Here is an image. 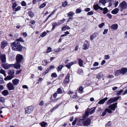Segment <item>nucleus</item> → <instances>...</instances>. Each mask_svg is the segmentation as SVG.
Instances as JSON below:
<instances>
[{
    "label": "nucleus",
    "instance_id": "obj_1",
    "mask_svg": "<svg viewBox=\"0 0 127 127\" xmlns=\"http://www.w3.org/2000/svg\"><path fill=\"white\" fill-rule=\"evenodd\" d=\"M89 115L87 111L85 112V114L83 116L82 118H80L78 122V125L79 126H82V123L84 126H88L91 123V119L89 118L85 121H84L86 119V118Z\"/></svg>",
    "mask_w": 127,
    "mask_h": 127
},
{
    "label": "nucleus",
    "instance_id": "obj_2",
    "mask_svg": "<svg viewBox=\"0 0 127 127\" xmlns=\"http://www.w3.org/2000/svg\"><path fill=\"white\" fill-rule=\"evenodd\" d=\"M11 46L12 49L15 51H20L22 49L20 42L17 41H15L12 43Z\"/></svg>",
    "mask_w": 127,
    "mask_h": 127
},
{
    "label": "nucleus",
    "instance_id": "obj_3",
    "mask_svg": "<svg viewBox=\"0 0 127 127\" xmlns=\"http://www.w3.org/2000/svg\"><path fill=\"white\" fill-rule=\"evenodd\" d=\"M7 73L9 75L7 76L4 78V79L6 81L12 79L13 77V75L15 74L14 70L12 69L8 70Z\"/></svg>",
    "mask_w": 127,
    "mask_h": 127
},
{
    "label": "nucleus",
    "instance_id": "obj_4",
    "mask_svg": "<svg viewBox=\"0 0 127 127\" xmlns=\"http://www.w3.org/2000/svg\"><path fill=\"white\" fill-rule=\"evenodd\" d=\"M127 7V3L125 1H124L121 2L119 5V8L120 11H122L123 10L125 9Z\"/></svg>",
    "mask_w": 127,
    "mask_h": 127
},
{
    "label": "nucleus",
    "instance_id": "obj_5",
    "mask_svg": "<svg viewBox=\"0 0 127 127\" xmlns=\"http://www.w3.org/2000/svg\"><path fill=\"white\" fill-rule=\"evenodd\" d=\"M120 96H118L114 97L113 98H110L109 99L107 102V104L108 105H109L112 103L114 102L117 100H118L119 98H120Z\"/></svg>",
    "mask_w": 127,
    "mask_h": 127
},
{
    "label": "nucleus",
    "instance_id": "obj_6",
    "mask_svg": "<svg viewBox=\"0 0 127 127\" xmlns=\"http://www.w3.org/2000/svg\"><path fill=\"white\" fill-rule=\"evenodd\" d=\"M33 108L32 106H30L26 109L25 114H29L31 113L33 111Z\"/></svg>",
    "mask_w": 127,
    "mask_h": 127
},
{
    "label": "nucleus",
    "instance_id": "obj_7",
    "mask_svg": "<svg viewBox=\"0 0 127 127\" xmlns=\"http://www.w3.org/2000/svg\"><path fill=\"white\" fill-rule=\"evenodd\" d=\"M7 86L8 89L9 91L13 90L15 89L14 85L10 82H9L7 84Z\"/></svg>",
    "mask_w": 127,
    "mask_h": 127
},
{
    "label": "nucleus",
    "instance_id": "obj_8",
    "mask_svg": "<svg viewBox=\"0 0 127 127\" xmlns=\"http://www.w3.org/2000/svg\"><path fill=\"white\" fill-rule=\"evenodd\" d=\"M117 103L116 102L111 104L109 106L108 108L111 110H114L117 107Z\"/></svg>",
    "mask_w": 127,
    "mask_h": 127
},
{
    "label": "nucleus",
    "instance_id": "obj_9",
    "mask_svg": "<svg viewBox=\"0 0 127 127\" xmlns=\"http://www.w3.org/2000/svg\"><path fill=\"white\" fill-rule=\"evenodd\" d=\"M96 109V107H95L90 109L89 108L86 111V112L87 111L88 113V114L89 115V113L91 114L94 113L95 112Z\"/></svg>",
    "mask_w": 127,
    "mask_h": 127
},
{
    "label": "nucleus",
    "instance_id": "obj_10",
    "mask_svg": "<svg viewBox=\"0 0 127 127\" xmlns=\"http://www.w3.org/2000/svg\"><path fill=\"white\" fill-rule=\"evenodd\" d=\"M16 59L17 62L20 63L23 59L22 56L21 55L18 54L16 56Z\"/></svg>",
    "mask_w": 127,
    "mask_h": 127
},
{
    "label": "nucleus",
    "instance_id": "obj_11",
    "mask_svg": "<svg viewBox=\"0 0 127 127\" xmlns=\"http://www.w3.org/2000/svg\"><path fill=\"white\" fill-rule=\"evenodd\" d=\"M77 63V61H75L74 62H71L70 63L67 64L65 65L68 69H69L71 66L73 65L76 64Z\"/></svg>",
    "mask_w": 127,
    "mask_h": 127
},
{
    "label": "nucleus",
    "instance_id": "obj_12",
    "mask_svg": "<svg viewBox=\"0 0 127 127\" xmlns=\"http://www.w3.org/2000/svg\"><path fill=\"white\" fill-rule=\"evenodd\" d=\"M0 59L2 63H5L6 62V58L5 54H2L0 56Z\"/></svg>",
    "mask_w": 127,
    "mask_h": 127
},
{
    "label": "nucleus",
    "instance_id": "obj_13",
    "mask_svg": "<svg viewBox=\"0 0 127 127\" xmlns=\"http://www.w3.org/2000/svg\"><path fill=\"white\" fill-rule=\"evenodd\" d=\"M70 74L69 73H68L66 77L64 80V84H66L68 83L69 80Z\"/></svg>",
    "mask_w": 127,
    "mask_h": 127
},
{
    "label": "nucleus",
    "instance_id": "obj_14",
    "mask_svg": "<svg viewBox=\"0 0 127 127\" xmlns=\"http://www.w3.org/2000/svg\"><path fill=\"white\" fill-rule=\"evenodd\" d=\"M2 66L5 69H8L10 67H13L12 66V64H2Z\"/></svg>",
    "mask_w": 127,
    "mask_h": 127
},
{
    "label": "nucleus",
    "instance_id": "obj_15",
    "mask_svg": "<svg viewBox=\"0 0 127 127\" xmlns=\"http://www.w3.org/2000/svg\"><path fill=\"white\" fill-rule=\"evenodd\" d=\"M7 44V42L6 41H3L1 43V47L2 49L4 48Z\"/></svg>",
    "mask_w": 127,
    "mask_h": 127
},
{
    "label": "nucleus",
    "instance_id": "obj_16",
    "mask_svg": "<svg viewBox=\"0 0 127 127\" xmlns=\"http://www.w3.org/2000/svg\"><path fill=\"white\" fill-rule=\"evenodd\" d=\"M12 64V66L14 67V68L16 69H18L20 68V64L19 63H17H17L15 64Z\"/></svg>",
    "mask_w": 127,
    "mask_h": 127
},
{
    "label": "nucleus",
    "instance_id": "obj_17",
    "mask_svg": "<svg viewBox=\"0 0 127 127\" xmlns=\"http://www.w3.org/2000/svg\"><path fill=\"white\" fill-rule=\"evenodd\" d=\"M13 84L14 85L17 86L19 82V80L17 79H15L12 80Z\"/></svg>",
    "mask_w": 127,
    "mask_h": 127
},
{
    "label": "nucleus",
    "instance_id": "obj_18",
    "mask_svg": "<svg viewBox=\"0 0 127 127\" xmlns=\"http://www.w3.org/2000/svg\"><path fill=\"white\" fill-rule=\"evenodd\" d=\"M121 73L122 75H124L127 72V68H121L120 69Z\"/></svg>",
    "mask_w": 127,
    "mask_h": 127
},
{
    "label": "nucleus",
    "instance_id": "obj_19",
    "mask_svg": "<svg viewBox=\"0 0 127 127\" xmlns=\"http://www.w3.org/2000/svg\"><path fill=\"white\" fill-rule=\"evenodd\" d=\"M108 99V98L107 97H106L104 98L101 99L98 102V103L99 104H104L105 101L107 100Z\"/></svg>",
    "mask_w": 127,
    "mask_h": 127
},
{
    "label": "nucleus",
    "instance_id": "obj_20",
    "mask_svg": "<svg viewBox=\"0 0 127 127\" xmlns=\"http://www.w3.org/2000/svg\"><path fill=\"white\" fill-rule=\"evenodd\" d=\"M98 35V33L97 32H95L93 33L91 36L90 37V39L92 40L94 38L96 37Z\"/></svg>",
    "mask_w": 127,
    "mask_h": 127
},
{
    "label": "nucleus",
    "instance_id": "obj_21",
    "mask_svg": "<svg viewBox=\"0 0 127 127\" xmlns=\"http://www.w3.org/2000/svg\"><path fill=\"white\" fill-rule=\"evenodd\" d=\"M78 64L79 66L80 67L83 66V61L80 58H78Z\"/></svg>",
    "mask_w": 127,
    "mask_h": 127
},
{
    "label": "nucleus",
    "instance_id": "obj_22",
    "mask_svg": "<svg viewBox=\"0 0 127 127\" xmlns=\"http://www.w3.org/2000/svg\"><path fill=\"white\" fill-rule=\"evenodd\" d=\"M110 28L114 30H116L118 28V25L117 24L112 25L110 27Z\"/></svg>",
    "mask_w": 127,
    "mask_h": 127
},
{
    "label": "nucleus",
    "instance_id": "obj_23",
    "mask_svg": "<svg viewBox=\"0 0 127 127\" xmlns=\"http://www.w3.org/2000/svg\"><path fill=\"white\" fill-rule=\"evenodd\" d=\"M119 11V9L117 8H116L111 11L112 13L113 14H117Z\"/></svg>",
    "mask_w": 127,
    "mask_h": 127
},
{
    "label": "nucleus",
    "instance_id": "obj_24",
    "mask_svg": "<svg viewBox=\"0 0 127 127\" xmlns=\"http://www.w3.org/2000/svg\"><path fill=\"white\" fill-rule=\"evenodd\" d=\"M2 93L4 95L6 96L8 94L9 92L8 90H4L2 91Z\"/></svg>",
    "mask_w": 127,
    "mask_h": 127
},
{
    "label": "nucleus",
    "instance_id": "obj_25",
    "mask_svg": "<svg viewBox=\"0 0 127 127\" xmlns=\"http://www.w3.org/2000/svg\"><path fill=\"white\" fill-rule=\"evenodd\" d=\"M121 74L120 69L116 70L115 73V75L116 76L120 75Z\"/></svg>",
    "mask_w": 127,
    "mask_h": 127
},
{
    "label": "nucleus",
    "instance_id": "obj_26",
    "mask_svg": "<svg viewBox=\"0 0 127 127\" xmlns=\"http://www.w3.org/2000/svg\"><path fill=\"white\" fill-rule=\"evenodd\" d=\"M70 29V27H69L68 26H67L66 27H63L62 28V31H64L66 30H69Z\"/></svg>",
    "mask_w": 127,
    "mask_h": 127
},
{
    "label": "nucleus",
    "instance_id": "obj_27",
    "mask_svg": "<svg viewBox=\"0 0 127 127\" xmlns=\"http://www.w3.org/2000/svg\"><path fill=\"white\" fill-rule=\"evenodd\" d=\"M47 124V123L44 121H43L40 124L41 126L42 127H46V126Z\"/></svg>",
    "mask_w": 127,
    "mask_h": 127
},
{
    "label": "nucleus",
    "instance_id": "obj_28",
    "mask_svg": "<svg viewBox=\"0 0 127 127\" xmlns=\"http://www.w3.org/2000/svg\"><path fill=\"white\" fill-rule=\"evenodd\" d=\"M29 15L32 18L34 15V13L31 11H29L28 12Z\"/></svg>",
    "mask_w": 127,
    "mask_h": 127
},
{
    "label": "nucleus",
    "instance_id": "obj_29",
    "mask_svg": "<svg viewBox=\"0 0 127 127\" xmlns=\"http://www.w3.org/2000/svg\"><path fill=\"white\" fill-rule=\"evenodd\" d=\"M99 6L97 4L94 5L93 6V8L95 10H97L99 9Z\"/></svg>",
    "mask_w": 127,
    "mask_h": 127
},
{
    "label": "nucleus",
    "instance_id": "obj_30",
    "mask_svg": "<svg viewBox=\"0 0 127 127\" xmlns=\"http://www.w3.org/2000/svg\"><path fill=\"white\" fill-rule=\"evenodd\" d=\"M0 73L2 74H3L5 77L6 76V74L5 73V71L4 70L2 69H1L0 70Z\"/></svg>",
    "mask_w": 127,
    "mask_h": 127
},
{
    "label": "nucleus",
    "instance_id": "obj_31",
    "mask_svg": "<svg viewBox=\"0 0 127 127\" xmlns=\"http://www.w3.org/2000/svg\"><path fill=\"white\" fill-rule=\"evenodd\" d=\"M75 13L72 11L69 12L68 14V16L70 17L73 16L74 14Z\"/></svg>",
    "mask_w": 127,
    "mask_h": 127
},
{
    "label": "nucleus",
    "instance_id": "obj_32",
    "mask_svg": "<svg viewBox=\"0 0 127 127\" xmlns=\"http://www.w3.org/2000/svg\"><path fill=\"white\" fill-rule=\"evenodd\" d=\"M108 12V10L106 7H105L103 10V13L104 14H106Z\"/></svg>",
    "mask_w": 127,
    "mask_h": 127
},
{
    "label": "nucleus",
    "instance_id": "obj_33",
    "mask_svg": "<svg viewBox=\"0 0 127 127\" xmlns=\"http://www.w3.org/2000/svg\"><path fill=\"white\" fill-rule=\"evenodd\" d=\"M63 66L62 65H60L58 68V69H57V70L58 72H59L60 70H61L62 68L63 67Z\"/></svg>",
    "mask_w": 127,
    "mask_h": 127
},
{
    "label": "nucleus",
    "instance_id": "obj_34",
    "mask_svg": "<svg viewBox=\"0 0 127 127\" xmlns=\"http://www.w3.org/2000/svg\"><path fill=\"white\" fill-rule=\"evenodd\" d=\"M57 25V23L56 22L53 23L52 24L53 28L52 29V30H53L55 28V27Z\"/></svg>",
    "mask_w": 127,
    "mask_h": 127
},
{
    "label": "nucleus",
    "instance_id": "obj_35",
    "mask_svg": "<svg viewBox=\"0 0 127 127\" xmlns=\"http://www.w3.org/2000/svg\"><path fill=\"white\" fill-rule=\"evenodd\" d=\"M109 108H106L105 109V111L106 112H107L109 113H112V111H111V110Z\"/></svg>",
    "mask_w": 127,
    "mask_h": 127
},
{
    "label": "nucleus",
    "instance_id": "obj_36",
    "mask_svg": "<svg viewBox=\"0 0 127 127\" xmlns=\"http://www.w3.org/2000/svg\"><path fill=\"white\" fill-rule=\"evenodd\" d=\"M16 41H17L19 42H25L24 40L22 38L20 37L19 39H16Z\"/></svg>",
    "mask_w": 127,
    "mask_h": 127
},
{
    "label": "nucleus",
    "instance_id": "obj_37",
    "mask_svg": "<svg viewBox=\"0 0 127 127\" xmlns=\"http://www.w3.org/2000/svg\"><path fill=\"white\" fill-rule=\"evenodd\" d=\"M17 5L16 2H15L13 4L12 7L13 10H14V9H15L16 8V7Z\"/></svg>",
    "mask_w": 127,
    "mask_h": 127
},
{
    "label": "nucleus",
    "instance_id": "obj_38",
    "mask_svg": "<svg viewBox=\"0 0 127 127\" xmlns=\"http://www.w3.org/2000/svg\"><path fill=\"white\" fill-rule=\"evenodd\" d=\"M106 0H100L99 2L103 4H105L106 2Z\"/></svg>",
    "mask_w": 127,
    "mask_h": 127
},
{
    "label": "nucleus",
    "instance_id": "obj_39",
    "mask_svg": "<svg viewBox=\"0 0 127 127\" xmlns=\"http://www.w3.org/2000/svg\"><path fill=\"white\" fill-rule=\"evenodd\" d=\"M88 47L86 44L84 43L83 47V49L85 50H86L88 49Z\"/></svg>",
    "mask_w": 127,
    "mask_h": 127
},
{
    "label": "nucleus",
    "instance_id": "obj_40",
    "mask_svg": "<svg viewBox=\"0 0 127 127\" xmlns=\"http://www.w3.org/2000/svg\"><path fill=\"white\" fill-rule=\"evenodd\" d=\"M42 62L43 64L45 66H46L48 63V62L46 60H44L42 61Z\"/></svg>",
    "mask_w": 127,
    "mask_h": 127
},
{
    "label": "nucleus",
    "instance_id": "obj_41",
    "mask_svg": "<svg viewBox=\"0 0 127 127\" xmlns=\"http://www.w3.org/2000/svg\"><path fill=\"white\" fill-rule=\"evenodd\" d=\"M46 3L45 2L43 3L40 6L39 8H42L44 7L46 5Z\"/></svg>",
    "mask_w": 127,
    "mask_h": 127
},
{
    "label": "nucleus",
    "instance_id": "obj_42",
    "mask_svg": "<svg viewBox=\"0 0 127 127\" xmlns=\"http://www.w3.org/2000/svg\"><path fill=\"white\" fill-rule=\"evenodd\" d=\"M47 34V33L46 32H44L41 33L40 34V36L42 37H44Z\"/></svg>",
    "mask_w": 127,
    "mask_h": 127
},
{
    "label": "nucleus",
    "instance_id": "obj_43",
    "mask_svg": "<svg viewBox=\"0 0 127 127\" xmlns=\"http://www.w3.org/2000/svg\"><path fill=\"white\" fill-rule=\"evenodd\" d=\"M21 7L20 6H18L15 9H14V11H17L20 9Z\"/></svg>",
    "mask_w": 127,
    "mask_h": 127
},
{
    "label": "nucleus",
    "instance_id": "obj_44",
    "mask_svg": "<svg viewBox=\"0 0 127 127\" xmlns=\"http://www.w3.org/2000/svg\"><path fill=\"white\" fill-rule=\"evenodd\" d=\"M62 90L60 88H58L57 91V92L58 94H60L62 93Z\"/></svg>",
    "mask_w": 127,
    "mask_h": 127
},
{
    "label": "nucleus",
    "instance_id": "obj_45",
    "mask_svg": "<svg viewBox=\"0 0 127 127\" xmlns=\"http://www.w3.org/2000/svg\"><path fill=\"white\" fill-rule=\"evenodd\" d=\"M49 70L48 68L47 70H46L42 74L43 75H45L49 72Z\"/></svg>",
    "mask_w": 127,
    "mask_h": 127
},
{
    "label": "nucleus",
    "instance_id": "obj_46",
    "mask_svg": "<svg viewBox=\"0 0 127 127\" xmlns=\"http://www.w3.org/2000/svg\"><path fill=\"white\" fill-rule=\"evenodd\" d=\"M67 5V2L65 1L64 2H63L62 4V5L63 6L65 7Z\"/></svg>",
    "mask_w": 127,
    "mask_h": 127
},
{
    "label": "nucleus",
    "instance_id": "obj_47",
    "mask_svg": "<svg viewBox=\"0 0 127 127\" xmlns=\"http://www.w3.org/2000/svg\"><path fill=\"white\" fill-rule=\"evenodd\" d=\"M3 81V79L2 77L1 76H0V85L2 84Z\"/></svg>",
    "mask_w": 127,
    "mask_h": 127
},
{
    "label": "nucleus",
    "instance_id": "obj_48",
    "mask_svg": "<svg viewBox=\"0 0 127 127\" xmlns=\"http://www.w3.org/2000/svg\"><path fill=\"white\" fill-rule=\"evenodd\" d=\"M81 10L79 8H78L76 10V12L77 13H79L81 12Z\"/></svg>",
    "mask_w": 127,
    "mask_h": 127
},
{
    "label": "nucleus",
    "instance_id": "obj_49",
    "mask_svg": "<svg viewBox=\"0 0 127 127\" xmlns=\"http://www.w3.org/2000/svg\"><path fill=\"white\" fill-rule=\"evenodd\" d=\"M110 58V56L108 55H105L104 57V59L105 60H107L109 59Z\"/></svg>",
    "mask_w": 127,
    "mask_h": 127
},
{
    "label": "nucleus",
    "instance_id": "obj_50",
    "mask_svg": "<svg viewBox=\"0 0 127 127\" xmlns=\"http://www.w3.org/2000/svg\"><path fill=\"white\" fill-rule=\"evenodd\" d=\"M51 76L54 77H57V75L55 73H53L52 74Z\"/></svg>",
    "mask_w": 127,
    "mask_h": 127
},
{
    "label": "nucleus",
    "instance_id": "obj_51",
    "mask_svg": "<svg viewBox=\"0 0 127 127\" xmlns=\"http://www.w3.org/2000/svg\"><path fill=\"white\" fill-rule=\"evenodd\" d=\"M123 90H121L119 91H118V92L117 93V95H121L122 93L123 92Z\"/></svg>",
    "mask_w": 127,
    "mask_h": 127
},
{
    "label": "nucleus",
    "instance_id": "obj_52",
    "mask_svg": "<svg viewBox=\"0 0 127 127\" xmlns=\"http://www.w3.org/2000/svg\"><path fill=\"white\" fill-rule=\"evenodd\" d=\"M51 48H50V47H48L47 50V51H46L47 53H48L50 52H51Z\"/></svg>",
    "mask_w": 127,
    "mask_h": 127
},
{
    "label": "nucleus",
    "instance_id": "obj_53",
    "mask_svg": "<svg viewBox=\"0 0 127 127\" xmlns=\"http://www.w3.org/2000/svg\"><path fill=\"white\" fill-rule=\"evenodd\" d=\"M44 104V102L43 100H42L39 103V105L40 106L43 105Z\"/></svg>",
    "mask_w": 127,
    "mask_h": 127
},
{
    "label": "nucleus",
    "instance_id": "obj_54",
    "mask_svg": "<svg viewBox=\"0 0 127 127\" xmlns=\"http://www.w3.org/2000/svg\"><path fill=\"white\" fill-rule=\"evenodd\" d=\"M104 23H103L99 24V25L98 27L99 28H102L103 26H104Z\"/></svg>",
    "mask_w": 127,
    "mask_h": 127
},
{
    "label": "nucleus",
    "instance_id": "obj_55",
    "mask_svg": "<svg viewBox=\"0 0 127 127\" xmlns=\"http://www.w3.org/2000/svg\"><path fill=\"white\" fill-rule=\"evenodd\" d=\"M5 101L4 99L2 97H0V101L3 102Z\"/></svg>",
    "mask_w": 127,
    "mask_h": 127
},
{
    "label": "nucleus",
    "instance_id": "obj_56",
    "mask_svg": "<svg viewBox=\"0 0 127 127\" xmlns=\"http://www.w3.org/2000/svg\"><path fill=\"white\" fill-rule=\"evenodd\" d=\"M61 104H58L56 106H55L54 107L52 108V109H53V110H55L56 108H57L58 107H59Z\"/></svg>",
    "mask_w": 127,
    "mask_h": 127
},
{
    "label": "nucleus",
    "instance_id": "obj_57",
    "mask_svg": "<svg viewBox=\"0 0 127 127\" xmlns=\"http://www.w3.org/2000/svg\"><path fill=\"white\" fill-rule=\"evenodd\" d=\"M61 104H58L56 106H55L54 107L52 108V109H53V110H55L56 108H57L58 107H59Z\"/></svg>",
    "mask_w": 127,
    "mask_h": 127
},
{
    "label": "nucleus",
    "instance_id": "obj_58",
    "mask_svg": "<svg viewBox=\"0 0 127 127\" xmlns=\"http://www.w3.org/2000/svg\"><path fill=\"white\" fill-rule=\"evenodd\" d=\"M83 70L81 69H80L78 71V73L80 74H82L83 73Z\"/></svg>",
    "mask_w": 127,
    "mask_h": 127
},
{
    "label": "nucleus",
    "instance_id": "obj_59",
    "mask_svg": "<svg viewBox=\"0 0 127 127\" xmlns=\"http://www.w3.org/2000/svg\"><path fill=\"white\" fill-rule=\"evenodd\" d=\"M21 5L22 6H25L26 5V3L25 1H23L21 3Z\"/></svg>",
    "mask_w": 127,
    "mask_h": 127
},
{
    "label": "nucleus",
    "instance_id": "obj_60",
    "mask_svg": "<svg viewBox=\"0 0 127 127\" xmlns=\"http://www.w3.org/2000/svg\"><path fill=\"white\" fill-rule=\"evenodd\" d=\"M55 68V67L54 66V65L51 66H50L48 68L50 70L53 69Z\"/></svg>",
    "mask_w": 127,
    "mask_h": 127
},
{
    "label": "nucleus",
    "instance_id": "obj_61",
    "mask_svg": "<svg viewBox=\"0 0 127 127\" xmlns=\"http://www.w3.org/2000/svg\"><path fill=\"white\" fill-rule=\"evenodd\" d=\"M108 31V29H105L104 30L103 32V34H106L107 32Z\"/></svg>",
    "mask_w": 127,
    "mask_h": 127
},
{
    "label": "nucleus",
    "instance_id": "obj_62",
    "mask_svg": "<svg viewBox=\"0 0 127 127\" xmlns=\"http://www.w3.org/2000/svg\"><path fill=\"white\" fill-rule=\"evenodd\" d=\"M107 16L109 19H111L112 17V16L111 15L109 14H107L106 15Z\"/></svg>",
    "mask_w": 127,
    "mask_h": 127
},
{
    "label": "nucleus",
    "instance_id": "obj_63",
    "mask_svg": "<svg viewBox=\"0 0 127 127\" xmlns=\"http://www.w3.org/2000/svg\"><path fill=\"white\" fill-rule=\"evenodd\" d=\"M99 64V63L98 62H95L93 64V66H98Z\"/></svg>",
    "mask_w": 127,
    "mask_h": 127
},
{
    "label": "nucleus",
    "instance_id": "obj_64",
    "mask_svg": "<svg viewBox=\"0 0 127 127\" xmlns=\"http://www.w3.org/2000/svg\"><path fill=\"white\" fill-rule=\"evenodd\" d=\"M93 12L92 11H91L88 12L87 13V15H93Z\"/></svg>",
    "mask_w": 127,
    "mask_h": 127
}]
</instances>
